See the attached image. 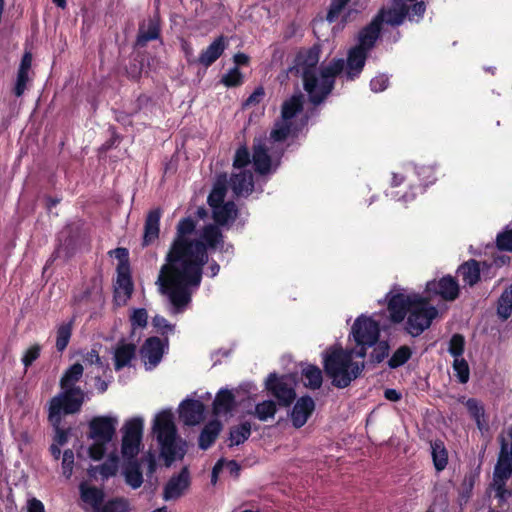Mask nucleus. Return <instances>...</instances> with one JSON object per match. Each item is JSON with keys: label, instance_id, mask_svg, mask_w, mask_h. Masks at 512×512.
Here are the masks:
<instances>
[{"label": "nucleus", "instance_id": "obj_1", "mask_svg": "<svg viewBox=\"0 0 512 512\" xmlns=\"http://www.w3.org/2000/svg\"><path fill=\"white\" fill-rule=\"evenodd\" d=\"M426 294L423 296L404 288L391 291L387 307L390 319L400 323L407 317L405 329L413 337L428 329L438 316L437 308L430 303L432 296L439 295L444 300L453 301L458 297L459 285L453 277L446 276L428 282Z\"/></svg>", "mask_w": 512, "mask_h": 512}, {"label": "nucleus", "instance_id": "obj_2", "mask_svg": "<svg viewBox=\"0 0 512 512\" xmlns=\"http://www.w3.org/2000/svg\"><path fill=\"white\" fill-rule=\"evenodd\" d=\"M208 251L193 243L173 255H166L159 282L176 312L183 311L191 302V288L200 286L203 267L210 262Z\"/></svg>", "mask_w": 512, "mask_h": 512}, {"label": "nucleus", "instance_id": "obj_3", "mask_svg": "<svg viewBox=\"0 0 512 512\" xmlns=\"http://www.w3.org/2000/svg\"><path fill=\"white\" fill-rule=\"evenodd\" d=\"M318 62L319 50L315 47L298 56V64L302 67L303 88L314 106L327 99L334 89L335 78L344 70V59H334L327 66L321 67L319 78L316 73Z\"/></svg>", "mask_w": 512, "mask_h": 512}, {"label": "nucleus", "instance_id": "obj_4", "mask_svg": "<svg viewBox=\"0 0 512 512\" xmlns=\"http://www.w3.org/2000/svg\"><path fill=\"white\" fill-rule=\"evenodd\" d=\"M384 26V5L378 9L372 21L364 26L357 35V44L348 50L344 60L343 76L354 81L362 73L370 51L375 47Z\"/></svg>", "mask_w": 512, "mask_h": 512}, {"label": "nucleus", "instance_id": "obj_5", "mask_svg": "<svg viewBox=\"0 0 512 512\" xmlns=\"http://www.w3.org/2000/svg\"><path fill=\"white\" fill-rule=\"evenodd\" d=\"M354 349H344L340 344L331 346L323 354V367L333 386L343 389L360 376L364 363L354 362Z\"/></svg>", "mask_w": 512, "mask_h": 512}, {"label": "nucleus", "instance_id": "obj_6", "mask_svg": "<svg viewBox=\"0 0 512 512\" xmlns=\"http://www.w3.org/2000/svg\"><path fill=\"white\" fill-rule=\"evenodd\" d=\"M380 324L371 316L360 315L353 322L348 341L354 349L355 357L364 358L369 348L378 344L370 354L369 362L381 363L384 360V341L379 342Z\"/></svg>", "mask_w": 512, "mask_h": 512}, {"label": "nucleus", "instance_id": "obj_7", "mask_svg": "<svg viewBox=\"0 0 512 512\" xmlns=\"http://www.w3.org/2000/svg\"><path fill=\"white\" fill-rule=\"evenodd\" d=\"M153 431L160 444L161 456L166 466H170L176 459H182L186 453L185 443L177 436V429L170 411L160 412L154 420Z\"/></svg>", "mask_w": 512, "mask_h": 512}, {"label": "nucleus", "instance_id": "obj_8", "mask_svg": "<svg viewBox=\"0 0 512 512\" xmlns=\"http://www.w3.org/2000/svg\"><path fill=\"white\" fill-rule=\"evenodd\" d=\"M86 394L82 388H61V391L52 397L48 404V414L51 419L57 416L72 415L81 411Z\"/></svg>", "mask_w": 512, "mask_h": 512}, {"label": "nucleus", "instance_id": "obj_9", "mask_svg": "<svg viewBox=\"0 0 512 512\" xmlns=\"http://www.w3.org/2000/svg\"><path fill=\"white\" fill-rule=\"evenodd\" d=\"M512 474V446L508 449L506 443H502L498 462L495 466L492 487L499 500L506 501L511 497V492L505 489L506 481Z\"/></svg>", "mask_w": 512, "mask_h": 512}, {"label": "nucleus", "instance_id": "obj_10", "mask_svg": "<svg viewBox=\"0 0 512 512\" xmlns=\"http://www.w3.org/2000/svg\"><path fill=\"white\" fill-rule=\"evenodd\" d=\"M287 376H279L273 372L268 375L265 381L267 392L277 399L282 407L290 406L296 399L295 389L287 383Z\"/></svg>", "mask_w": 512, "mask_h": 512}, {"label": "nucleus", "instance_id": "obj_11", "mask_svg": "<svg viewBox=\"0 0 512 512\" xmlns=\"http://www.w3.org/2000/svg\"><path fill=\"white\" fill-rule=\"evenodd\" d=\"M196 225L197 222L192 217L182 218L176 226L175 236L166 255H173L191 246L195 239H190L189 236L195 232Z\"/></svg>", "mask_w": 512, "mask_h": 512}, {"label": "nucleus", "instance_id": "obj_12", "mask_svg": "<svg viewBox=\"0 0 512 512\" xmlns=\"http://www.w3.org/2000/svg\"><path fill=\"white\" fill-rule=\"evenodd\" d=\"M194 243L198 247L208 250H219L220 252L227 253L229 249H233L231 244L226 245L224 242V235L217 225L207 224L202 228L199 239H195Z\"/></svg>", "mask_w": 512, "mask_h": 512}, {"label": "nucleus", "instance_id": "obj_13", "mask_svg": "<svg viewBox=\"0 0 512 512\" xmlns=\"http://www.w3.org/2000/svg\"><path fill=\"white\" fill-rule=\"evenodd\" d=\"M117 419L110 416H95L88 423V438L110 442L115 434Z\"/></svg>", "mask_w": 512, "mask_h": 512}, {"label": "nucleus", "instance_id": "obj_14", "mask_svg": "<svg viewBox=\"0 0 512 512\" xmlns=\"http://www.w3.org/2000/svg\"><path fill=\"white\" fill-rule=\"evenodd\" d=\"M424 12L425 5L423 2L415 3L409 13V8L403 0H394L389 10L386 11V24L399 25L403 22L406 15H409V18L412 20L414 16L420 17Z\"/></svg>", "mask_w": 512, "mask_h": 512}, {"label": "nucleus", "instance_id": "obj_15", "mask_svg": "<svg viewBox=\"0 0 512 512\" xmlns=\"http://www.w3.org/2000/svg\"><path fill=\"white\" fill-rule=\"evenodd\" d=\"M191 485L190 472L188 467H183L180 472L173 475L165 484L163 489V499L165 501L177 500Z\"/></svg>", "mask_w": 512, "mask_h": 512}, {"label": "nucleus", "instance_id": "obj_16", "mask_svg": "<svg viewBox=\"0 0 512 512\" xmlns=\"http://www.w3.org/2000/svg\"><path fill=\"white\" fill-rule=\"evenodd\" d=\"M167 345V338L162 340L157 336L148 337L140 348L141 357L147 359L151 367H156L162 360Z\"/></svg>", "mask_w": 512, "mask_h": 512}, {"label": "nucleus", "instance_id": "obj_17", "mask_svg": "<svg viewBox=\"0 0 512 512\" xmlns=\"http://www.w3.org/2000/svg\"><path fill=\"white\" fill-rule=\"evenodd\" d=\"M205 405L200 400L186 399L179 407V417L187 426L199 424L204 419Z\"/></svg>", "mask_w": 512, "mask_h": 512}, {"label": "nucleus", "instance_id": "obj_18", "mask_svg": "<svg viewBox=\"0 0 512 512\" xmlns=\"http://www.w3.org/2000/svg\"><path fill=\"white\" fill-rule=\"evenodd\" d=\"M314 410L315 402L310 396L305 395L300 397L291 411L292 425L297 429L303 427Z\"/></svg>", "mask_w": 512, "mask_h": 512}, {"label": "nucleus", "instance_id": "obj_19", "mask_svg": "<svg viewBox=\"0 0 512 512\" xmlns=\"http://www.w3.org/2000/svg\"><path fill=\"white\" fill-rule=\"evenodd\" d=\"M161 216L162 210L160 208H155L148 212L144 223L143 247L153 244L159 238Z\"/></svg>", "mask_w": 512, "mask_h": 512}, {"label": "nucleus", "instance_id": "obj_20", "mask_svg": "<svg viewBox=\"0 0 512 512\" xmlns=\"http://www.w3.org/2000/svg\"><path fill=\"white\" fill-rule=\"evenodd\" d=\"M237 407L236 398L233 392L227 388H221L212 403V413L215 416L227 415Z\"/></svg>", "mask_w": 512, "mask_h": 512}, {"label": "nucleus", "instance_id": "obj_21", "mask_svg": "<svg viewBox=\"0 0 512 512\" xmlns=\"http://www.w3.org/2000/svg\"><path fill=\"white\" fill-rule=\"evenodd\" d=\"M161 35L160 20L157 16L149 18L147 23L139 25L138 35L135 45L143 48L149 41L157 40Z\"/></svg>", "mask_w": 512, "mask_h": 512}, {"label": "nucleus", "instance_id": "obj_22", "mask_svg": "<svg viewBox=\"0 0 512 512\" xmlns=\"http://www.w3.org/2000/svg\"><path fill=\"white\" fill-rule=\"evenodd\" d=\"M226 39L224 36L217 37L197 58V63L204 67L211 66L218 60L226 49Z\"/></svg>", "mask_w": 512, "mask_h": 512}, {"label": "nucleus", "instance_id": "obj_23", "mask_svg": "<svg viewBox=\"0 0 512 512\" xmlns=\"http://www.w3.org/2000/svg\"><path fill=\"white\" fill-rule=\"evenodd\" d=\"M80 499L91 506L92 511H97L104 502L105 493L103 489L96 486H89L85 482L79 485Z\"/></svg>", "mask_w": 512, "mask_h": 512}, {"label": "nucleus", "instance_id": "obj_24", "mask_svg": "<svg viewBox=\"0 0 512 512\" xmlns=\"http://www.w3.org/2000/svg\"><path fill=\"white\" fill-rule=\"evenodd\" d=\"M136 345L134 343H125L121 340L114 352V368L119 371L128 366L136 354Z\"/></svg>", "mask_w": 512, "mask_h": 512}, {"label": "nucleus", "instance_id": "obj_25", "mask_svg": "<svg viewBox=\"0 0 512 512\" xmlns=\"http://www.w3.org/2000/svg\"><path fill=\"white\" fill-rule=\"evenodd\" d=\"M213 210L214 225L218 227L225 226L229 222L236 220L238 216L237 205L233 201H227L223 205H220Z\"/></svg>", "mask_w": 512, "mask_h": 512}, {"label": "nucleus", "instance_id": "obj_26", "mask_svg": "<svg viewBox=\"0 0 512 512\" xmlns=\"http://www.w3.org/2000/svg\"><path fill=\"white\" fill-rule=\"evenodd\" d=\"M116 284L114 291V298L117 300L120 297V290L123 292V302L125 303L131 298L133 293V281L131 276V268L125 270H116Z\"/></svg>", "mask_w": 512, "mask_h": 512}, {"label": "nucleus", "instance_id": "obj_27", "mask_svg": "<svg viewBox=\"0 0 512 512\" xmlns=\"http://www.w3.org/2000/svg\"><path fill=\"white\" fill-rule=\"evenodd\" d=\"M123 475L125 482L133 489L141 487L143 483V474L141 463L138 459L124 460Z\"/></svg>", "mask_w": 512, "mask_h": 512}, {"label": "nucleus", "instance_id": "obj_28", "mask_svg": "<svg viewBox=\"0 0 512 512\" xmlns=\"http://www.w3.org/2000/svg\"><path fill=\"white\" fill-rule=\"evenodd\" d=\"M222 427V423L219 420L215 419L209 421L200 432L198 438L199 448L202 450H207L210 448L216 441L219 433L222 430Z\"/></svg>", "mask_w": 512, "mask_h": 512}, {"label": "nucleus", "instance_id": "obj_29", "mask_svg": "<svg viewBox=\"0 0 512 512\" xmlns=\"http://www.w3.org/2000/svg\"><path fill=\"white\" fill-rule=\"evenodd\" d=\"M420 181H422V185L412 186V192H403L402 199L406 202L409 199H412L415 194L421 193L424 190V187L432 184L435 181L434 170L431 166H421L418 167L415 171Z\"/></svg>", "mask_w": 512, "mask_h": 512}, {"label": "nucleus", "instance_id": "obj_30", "mask_svg": "<svg viewBox=\"0 0 512 512\" xmlns=\"http://www.w3.org/2000/svg\"><path fill=\"white\" fill-rule=\"evenodd\" d=\"M230 185L235 195L240 196L244 193H251L253 191L252 174L242 171L238 174H233L230 178Z\"/></svg>", "mask_w": 512, "mask_h": 512}, {"label": "nucleus", "instance_id": "obj_31", "mask_svg": "<svg viewBox=\"0 0 512 512\" xmlns=\"http://www.w3.org/2000/svg\"><path fill=\"white\" fill-rule=\"evenodd\" d=\"M304 96L301 93L291 96L281 106V116L284 121H290L303 110Z\"/></svg>", "mask_w": 512, "mask_h": 512}, {"label": "nucleus", "instance_id": "obj_32", "mask_svg": "<svg viewBox=\"0 0 512 512\" xmlns=\"http://www.w3.org/2000/svg\"><path fill=\"white\" fill-rule=\"evenodd\" d=\"M84 368L80 363H74L68 367L59 381L60 388H81L76 384L80 381L83 376Z\"/></svg>", "mask_w": 512, "mask_h": 512}, {"label": "nucleus", "instance_id": "obj_33", "mask_svg": "<svg viewBox=\"0 0 512 512\" xmlns=\"http://www.w3.org/2000/svg\"><path fill=\"white\" fill-rule=\"evenodd\" d=\"M253 164L255 171L261 175H266L271 169V157L267 149L263 145L254 147L253 151Z\"/></svg>", "mask_w": 512, "mask_h": 512}, {"label": "nucleus", "instance_id": "obj_34", "mask_svg": "<svg viewBox=\"0 0 512 512\" xmlns=\"http://www.w3.org/2000/svg\"><path fill=\"white\" fill-rule=\"evenodd\" d=\"M102 299V280L100 277H93L90 285L76 297L79 302L95 301L99 302Z\"/></svg>", "mask_w": 512, "mask_h": 512}, {"label": "nucleus", "instance_id": "obj_35", "mask_svg": "<svg viewBox=\"0 0 512 512\" xmlns=\"http://www.w3.org/2000/svg\"><path fill=\"white\" fill-rule=\"evenodd\" d=\"M251 436V424L245 421L239 425L232 426L229 432V447L243 444Z\"/></svg>", "mask_w": 512, "mask_h": 512}, {"label": "nucleus", "instance_id": "obj_36", "mask_svg": "<svg viewBox=\"0 0 512 512\" xmlns=\"http://www.w3.org/2000/svg\"><path fill=\"white\" fill-rule=\"evenodd\" d=\"M458 274L465 284L473 286L480 279L479 265L475 260L468 261L459 267Z\"/></svg>", "mask_w": 512, "mask_h": 512}, {"label": "nucleus", "instance_id": "obj_37", "mask_svg": "<svg viewBox=\"0 0 512 512\" xmlns=\"http://www.w3.org/2000/svg\"><path fill=\"white\" fill-rule=\"evenodd\" d=\"M304 385L310 389H319L323 382L322 371L315 365H308L302 370Z\"/></svg>", "mask_w": 512, "mask_h": 512}, {"label": "nucleus", "instance_id": "obj_38", "mask_svg": "<svg viewBox=\"0 0 512 512\" xmlns=\"http://www.w3.org/2000/svg\"><path fill=\"white\" fill-rule=\"evenodd\" d=\"M466 407L470 415L475 419L479 430L486 431L488 428V422L485 419L484 408L482 404L476 399H469L466 402Z\"/></svg>", "mask_w": 512, "mask_h": 512}, {"label": "nucleus", "instance_id": "obj_39", "mask_svg": "<svg viewBox=\"0 0 512 512\" xmlns=\"http://www.w3.org/2000/svg\"><path fill=\"white\" fill-rule=\"evenodd\" d=\"M48 422L54 429L53 443H56L60 446L65 445L68 442L69 436L71 434V428H63L62 417L57 416V420L51 419L50 414H48Z\"/></svg>", "mask_w": 512, "mask_h": 512}, {"label": "nucleus", "instance_id": "obj_40", "mask_svg": "<svg viewBox=\"0 0 512 512\" xmlns=\"http://www.w3.org/2000/svg\"><path fill=\"white\" fill-rule=\"evenodd\" d=\"M72 325L73 322L70 321L68 323H62L57 328L55 346L57 351L60 353H62L69 344V341L72 336Z\"/></svg>", "mask_w": 512, "mask_h": 512}, {"label": "nucleus", "instance_id": "obj_41", "mask_svg": "<svg viewBox=\"0 0 512 512\" xmlns=\"http://www.w3.org/2000/svg\"><path fill=\"white\" fill-rule=\"evenodd\" d=\"M431 454L436 470H444L448 463V454L444 444L442 442L431 444Z\"/></svg>", "mask_w": 512, "mask_h": 512}, {"label": "nucleus", "instance_id": "obj_42", "mask_svg": "<svg viewBox=\"0 0 512 512\" xmlns=\"http://www.w3.org/2000/svg\"><path fill=\"white\" fill-rule=\"evenodd\" d=\"M142 439L122 437L121 453L124 460L137 459Z\"/></svg>", "mask_w": 512, "mask_h": 512}, {"label": "nucleus", "instance_id": "obj_43", "mask_svg": "<svg viewBox=\"0 0 512 512\" xmlns=\"http://www.w3.org/2000/svg\"><path fill=\"white\" fill-rule=\"evenodd\" d=\"M143 425V419L140 417H135L126 421L123 426V437L142 439Z\"/></svg>", "mask_w": 512, "mask_h": 512}, {"label": "nucleus", "instance_id": "obj_44", "mask_svg": "<svg viewBox=\"0 0 512 512\" xmlns=\"http://www.w3.org/2000/svg\"><path fill=\"white\" fill-rule=\"evenodd\" d=\"M276 412V403L273 400H265L256 404L253 415L260 421H267L269 418H273Z\"/></svg>", "mask_w": 512, "mask_h": 512}, {"label": "nucleus", "instance_id": "obj_45", "mask_svg": "<svg viewBox=\"0 0 512 512\" xmlns=\"http://www.w3.org/2000/svg\"><path fill=\"white\" fill-rule=\"evenodd\" d=\"M129 503L125 498L116 497L103 502L97 511L92 512H128Z\"/></svg>", "mask_w": 512, "mask_h": 512}, {"label": "nucleus", "instance_id": "obj_46", "mask_svg": "<svg viewBox=\"0 0 512 512\" xmlns=\"http://www.w3.org/2000/svg\"><path fill=\"white\" fill-rule=\"evenodd\" d=\"M119 457L115 453H111L108 459L97 466L95 469L99 471L103 479H108L116 475L118 471Z\"/></svg>", "mask_w": 512, "mask_h": 512}, {"label": "nucleus", "instance_id": "obj_47", "mask_svg": "<svg viewBox=\"0 0 512 512\" xmlns=\"http://www.w3.org/2000/svg\"><path fill=\"white\" fill-rule=\"evenodd\" d=\"M497 312L502 319H507L512 314V284L500 296Z\"/></svg>", "mask_w": 512, "mask_h": 512}, {"label": "nucleus", "instance_id": "obj_48", "mask_svg": "<svg viewBox=\"0 0 512 512\" xmlns=\"http://www.w3.org/2000/svg\"><path fill=\"white\" fill-rule=\"evenodd\" d=\"M221 83L227 88L239 87L244 83V75L237 66L221 77Z\"/></svg>", "mask_w": 512, "mask_h": 512}, {"label": "nucleus", "instance_id": "obj_49", "mask_svg": "<svg viewBox=\"0 0 512 512\" xmlns=\"http://www.w3.org/2000/svg\"><path fill=\"white\" fill-rule=\"evenodd\" d=\"M351 0H331L326 14V20L331 24L336 22Z\"/></svg>", "mask_w": 512, "mask_h": 512}, {"label": "nucleus", "instance_id": "obj_50", "mask_svg": "<svg viewBox=\"0 0 512 512\" xmlns=\"http://www.w3.org/2000/svg\"><path fill=\"white\" fill-rule=\"evenodd\" d=\"M412 352L409 347L401 346L398 348L388 361L391 368H397L405 364L411 357Z\"/></svg>", "mask_w": 512, "mask_h": 512}, {"label": "nucleus", "instance_id": "obj_51", "mask_svg": "<svg viewBox=\"0 0 512 512\" xmlns=\"http://www.w3.org/2000/svg\"><path fill=\"white\" fill-rule=\"evenodd\" d=\"M225 195H226L225 185L218 184V185L214 186V188L208 195L207 203L209 204V206L212 209H214V208H216L220 205H223L225 203L224 202Z\"/></svg>", "mask_w": 512, "mask_h": 512}, {"label": "nucleus", "instance_id": "obj_52", "mask_svg": "<svg viewBox=\"0 0 512 512\" xmlns=\"http://www.w3.org/2000/svg\"><path fill=\"white\" fill-rule=\"evenodd\" d=\"M108 254L118 260L116 270H125L130 268L129 251L125 247H118L110 250Z\"/></svg>", "mask_w": 512, "mask_h": 512}, {"label": "nucleus", "instance_id": "obj_53", "mask_svg": "<svg viewBox=\"0 0 512 512\" xmlns=\"http://www.w3.org/2000/svg\"><path fill=\"white\" fill-rule=\"evenodd\" d=\"M465 347V339L460 334H454L450 341L448 352L453 356V358H462Z\"/></svg>", "mask_w": 512, "mask_h": 512}, {"label": "nucleus", "instance_id": "obj_54", "mask_svg": "<svg viewBox=\"0 0 512 512\" xmlns=\"http://www.w3.org/2000/svg\"><path fill=\"white\" fill-rule=\"evenodd\" d=\"M42 346L38 343L31 345L23 354L21 362L28 369L40 357Z\"/></svg>", "mask_w": 512, "mask_h": 512}, {"label": "nucleus", "instance_id": "obj_55", "mask_svg": "<svg viewBox=\"0 0 512 512\" xmlns=\"http://www.w3.org/2000/svg\"><path fill=\"white\" fill-rule=\"evenodd\" d=\"M454 372L461 383H466L469 380L470 370L466 360L462 358H455L453 361Z\"/></svg>", "mask_w": 512, "mask_h": 512}, {"label": "nucleus", "instance_id": "obj_56", "mask_svg": "<svg viewBox=\"0 0 512 512\" xmlns=\"http://www.w3.org/2000/svg\"><path fill=\"white\" fill-rule=\"evenodd\" d=\"M251 162L249 150L246 146L239 147L234 156L233 166L234 168L241 169L245 168Z\"/></svg>", "mask_w": 512, "mask_h": 512}, {"label": "nucleus", "instance_id": "obj_57", "mask_svg": "<svg viewBox=\"0 0 512 512\" xmlns=\"http://www.w3.org/2000/svg\"><path fill=\"white\" fill-rule=\"evenodd\" d=\"M130 322L133 329L145 328L148 323V313L145 308H137L133 310L132 315L130 316Z\"/></svg>", "mask_w": 512, "mask_h": 512}, {"label": "nucleus", "instance_id": "obj_58", "mask_svg": "<svg viewBox=\"0 0 512 512\" xmlns=\"http://www.w3.org/2000/svg\"><path fill=\"white\" fill-rule=\"evenodd\" d=\"M109 442L94 440V443L88 448V455L94 461L101 460L106 453V446Z\"/></svg>", "mask_w": 512, "mask_h": 512}, {"label": "nucleus", "instance_id": "obj_59", "mask_svg": "<svg viewBox=\"0 0 512 512\" xmlns=\"http://www.w3.org/2000/svg\"><path fill=\"white\" fill-rule=\"evenodd\" d=\"M477 479V474L470 472L466 474L462 480V483L459 488V493L462 498L467 499L470 496V493L474 487V484Z\"/></svg>", "mask_w": 512, "mask_h": 512}, {"label": "nucleus", "instance_id": "obj_60", "mask_svg": "<svg viewBox=\"0 0 512 512\" xmlns=\"http://www.w3.org/2000/svg\"><path fill=\"white\" fill-rule=\"evenodd\" d=\"M291 123L284 121L279 127L273 129L270 133V137L277 142H282L287 139L290 134Z\"/></svg>", "mask_w": 512, "mask_h": 512}, {"label": "nucleus", "instance_id": "obj_61", "mask_svg": "<svg viewBox=\"0 0 512 512\" xmlns=\"http://www.w3.org/2000/svg\"><path fill=\"white\" fill-rule=\"evenodd\" d=\"M152 324L154 328H156L157 332L163 336L174 330V325L170 324L165 317L160 315L153 317Z\"/></svg>", "mask_w": 512, "mask_h": 512}, {"label": "nucleus", "instance_id": "obj_62", "mask_svg": "<svg viewBox=\"0 0 512 512\" xmlns=\"http://www.w3.org/2000/svg\"><path fill=\"white\" fill-rule=\"evenodd\" d=\"M74 465V452L71 449H66L63 452L62 467L63 473L69 477L72 474Z\"/></svg>", "mask_w": 512, "mask_h": 512}, {"label": "nucleus", "instance_id": "obj_63", "mask_svg": "<svg viewBox=\"0 0 512 512\" xmlns=\"http://www.w3.org/2000/svg\"><path fill=\"white\" fill-rule=\"evenodd\" d=\"M497 246L500 250L512 251V230L505 231L498 235Z\"/></svg>", "mask_w": 512, "mask_h": 512}, {"label": "nucleus", "instance_id": "obj_64", "mask_svg": "<svg viewBox=\"0 0 512 512\" xmlns=\"http://www.w3.org/2000/svg\"><path fill=\"white\" fill-rule=\"evenodd\" d=\"M264 95H265L264 88L262 86H259V87L255 88V90L252 92V94L245 100L244 105L245 106L256 105L261 102Z\"/></svg>", "mask_w": 512, "mask_h": 512}]
</instances>
